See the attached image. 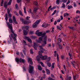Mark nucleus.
I'll return each instance as SVG.
<instances>
[{"instance_id": "f257e3e1", "label": "nucleus", "mask_w": 80, "mask_h": 80, "mask_svg": "<svg viewBox=\"0 0 80 80\" xmlns=\"http://www.w3.org/2000/svg\"><path fill=\"white\" fill-rule=\"evenodd\" d=\"M8 27L9 28L12 34H11V37H9L10 39V42H12L13 41V39L14 42H15L16 43H17V34L15 33L14 31L13 30V28L12 26L11 25V24H10L9 22L7 23Z\"/></svg>"}, {"instance_id": "f03ea898", "label": "nucleus", "mask_w": 80, "mask_h": 80, "mask_svg": "<svg viewBox=\"0 0 80 80\" xmlns=\"http://www.w3.org/2000/svg\"><path fill=\"white\" fill-rule=\"evenodd\" d=\"M24 28L25 29H24L23 30V33L24 36L27 35L28 34V31L27 30L29 29V27L28 26H25L24 27Z\"/></svg>"}, {"instance_id": "7ed1b4c3", "label": "nucleus", "mask_w": 80, "mask_h": 80, "mask_svg": "<svg viewBox=\"0 0 80 80\" xmlns=\"http://www.w3.org/2000/svg\"><path fill=\"white\" fill-rule=\"evenodd\" d=\"M33 70H34V68L31 65H30L29 70H28V72L29 73H31V74H32V73L33 72Z\"/></svg>"}, {"instance_id": "20e7f679", "label": "nucleus", "mask_w": 80, "mask_h": 80, "mask_svg": "<svg viewBox=\"0 0 80 80\" xmlns=\"http://www.w3.org/2000/svg\"><path fill=\"white\" fill-rule=\"evenodd\" d=\"M47 37L45 36L43 38L42 41V43L44 45H47Z\"/></svg>"}, {"instance_id": "39448f33", "label": "nucleus", "mask_w": 80, "mask_h": 80, "mask_svg": "<svg viewBox=\"0 0 80 80\" xmlns=\"http://www.w3.org/2000/svg\"><path fill=\"white\" fill-rule=\"evenodd\" d=\"M8 14V16L9 18H11L12 17V15H11V13H10V10L9 9V8H8L7 9V11Z\"/></svg>"}, {"instance_id": "423d86ee", "label": "nucleus", "mask_w": 80, "mask_h": 80, "mask_svg": "<svg viewBox=\"0 0 80 80\" xmlns=\"http://www.w3.org/2000/svg\"><path fill=\"white\" fill-rule=\"evenodd\" d=\"M21 20H22V22H23V23L25 25H28V24H29V23H30L29 21H28L27 20H25L24 21L23 19H22Z\"/></svg>"}, {"instance_id": "0eeeda50", "label": "nucleus", "mask_w": 80, "mask_h": 80, "mask_svg": "<svg viewBox=\"0 0 80 80\" xmlns=\"http://www.w3.org/2000/svg\"><path fill=\"white\" fill-rule=\"evenodd\" d=\"M25 38L30 43H32V40L29 37H25Z\"/></svg>"}, {"instance_id": "6e6552de", "label": "nucleus", "mask_w": 80, "mask_h": 80, "mask_svg": "<svg viewBox=\"0 0 80 80\" xmlns=\"http://www.w3.org/2000/svg\"><path fill=\"white\" fill-rule=\"evenodd\" d=\"M28 63H29L31 65H33V62H32V60L30 58H28Z\"/></svg>"}, {"instance_id": "1a4fd4ad", "label": "nucleus", "mask_w": 80, "mask_h": 80, "mask_svg": "<svg viewBox=\"0 0 80 80\" xmlns=\"http://www.w3.org/2000/svg\"><path fill=\"white\" fill-rule=\"evenodd\" d=\"M38 6H36L35 7L33 10L34 12H35V13H37V12L38 11Z\"/></svg>"}, {"instance_id": "9d476101", "label": "nucleus", "mask_w": 80, "mask_h": 80, "mask_svg": "<svg viewBox=\"0 0 80 80\" xmlns=\"http://www.w3.org/2000/svg\"><path fill=\"white\" fill-rule=\"evenodd\" d=\"M37 43H36L35 42L34 43L33 47L36 50H37Z\"/></svg>"}, {"instance_id": "9b49d317", "label": "nucleus", "mask_w": 80, "mask_h": 80, "mask_svg": "<svg viewBox=\"0 0 80 80\" xmlns=\"http://www.w3.org/2000/svg\"><path fill=\"white\" fill-rule=\"evenodd\" d=\"M40 58L42 59V56H38L36 57V60H37V61H40Z\"/></svg>"}, {"instance_id": "f8f14e48", "label": "nucleus", "mask_w": 80, "mask_h": 80, "mask_svg": "<svg viewBox=\"0 0 80 80\" xmlns=\"http://www.w3.org/2000/svg\"><path fill=\"white\" fill-rule=\"evenodd\" d=\"M47 58V56H42V60H45Z\"/></svg>"}, {"instance_id": "ddd939ff", "label": "nucleus", "mask_w": 80, "mask_h": 80, "mask_svg": "<svg viewBox=\"0 0 80 80\" xmlns=\"http://www.w3.org/2000/svg\"><path fill=\"white\" fill-rule=\"evenodd\" d=\"M25 60H24L23 59H22V58H20L19 59V62L20 63H24L25 62Z\"/></svg>"}, {"instance_id": "4468645a", "label": "nucleus", "mask_w": 80, "mask_h": 80, "mask_svg": "<svg viewBox=\"0 0 80 80\" xmlns=\"http://www.w3.org/2000/svg\"><path fill=\"white\" fill-rule=\"evenodd\" d=\"M33 3L35 6L36 7H38V3L36 1H35L33 2Z\"/></svg>"}, {"instance_id": "2eb2a0df", "label": "nucleus", "mask_w": 80, "mask_h": 80, "mask_svg": "<svg viewBox=\"0 0 80 80\" xmlns=\"http://www.w3.org/2000/svg\"><path fill=\"white\" fill-rule=\"evenodd\" d=\"M42 33H43V32H38L37 35L38 37H41V36H42Z\"/></svg>"}, {"instance_id": "dca6fc26", "label": "nucleus", "mask_w": 80, "mask_h": 80, "mask_svg": "<svg viewBox=\"0 0 80 80\" xmlns=\"http://www.w3.org/2000/svg\"><path fill=\"white\" fill-rule=\"evenodd\" d=\"M48 24L44 23L42 24V27H43L44 28H46L48 27Z\"/></svg>"}, {"instance_id": "f3484780", "label": "nucleus", "mask_w": 80, "mask_h": 80, "mask_svg": "<svg viewBox=\"0 0 80 80\" xmlns=\"http://www.w3.org/2000/svg\"><path fill=\"white\" fill-rule=\"evenodd\" d=\"M57 43L59 49H62L63 47L59 43Z\"/></svg>"}, {"instance_id": "a211bd4d", "label": "nucleus", "mask_w": 80, "mask_h": 80, "mask_svg": "<svg viewBox=\"0 0 80 80\" xmlns=\"http://www.w3.org/2000/svg\"><path fill=\"white\" fill-rule=\"evenodd\" d=\"M66 78L67 80H72V77L71 76L68 77V76H67Z\"/></svg>"}, {"instance_id": "6ab92c4d", "label": "nucleus", "mask_w": 80, "mask_h": 80, "mask_svg": "<svg viewBox=\"0 0 80 80\" xmlns=\"http://www.w3.org/2000/svg\"><path fill=\"white\" fill-rule=\"evenodd\" d=\"M4 7L7 9V8L8 5L7 4V2H5L4 4Z\"/></svg>"}, {"instance_id": "aec40b11", "label": "nucleus", "mask_w": 80, "mask_h": 80, "mask_svg": "<svg viewBox=\"0 0 80 80\" xmlns=\"http://www.w3.org/2000/svg\"><path fill=\"white\" fill-rule=\"evenodd\" d=\"M5 16V19L6 21L7 22L8 21V14L7 13L6 14Z\"/></svg>"}, {"instance_id": "412c9836", "label": "nucleus", "mask_w": 80, "mask_h": 80, "mask_svg": "<svg viewBox=\"0 0 80 80\" xmlns=\"http://www.w3.org/2000/svg\"><path fill=\"white\" fill-rule=\"evenodd\" d=\"M27 50H26V49L25 48H24V49L23 50L22 52H23V53L24 55H25L26 53V51Z\"/></svg>"}, {"instance_id": "4be33fe9", "label": "nucleus", "mask_w": 80, "mask_h": 80, "mask_svg": "<svg viewBox=\"0 0 80 80\" xmlns=\"http://www.w3.org/2000/svg\"><path fill=\"white\" fill-rule=\"evenodd\" d=\"M37 24L36 22L34 23L33 24V28H36V27H37Z\"/></svg>"}, {"instance_id": "5701e85b", "label": "nucleus", "mask_w": 80, "mask_h": 80, "mask_svg": "<svg viewBox=\"0 0 80 80\" xmlns=\"http://www.w3.org/2000/svg\"><path fill=\"white\" fill-rule=\"evenodd\" d=\"M46 70L47 74H48V75H50V70H49L48 69H46Z\"/></svg>"}, {"instance_id": "b1692460", "label": "nucleus", "mask_w": 80, "mask_h": 80, "mask_svg": "<svg viewBox=\"0 0 80 80\" xmlns=\"http://www.w3.org/2000/svg\"><path fill=\"white\" fill-rule=\"evenodd\" d=\"M60 0H57L56 2V3L57 5H59L60 4Z\"/></svg>"}, {"instance_id": "393cba45", "label": "nucleus", "mask_w": 80, "mask_h": 80, "mask_svg": "<svg viewBox=\"0 0 80 80\" xmlns=\"http://www.w3.org/2000/svg\"><path fill=\"white\" fill-rule=\"evenodd\" d=\"M47 65L48 67H51L52 66V65H51V63L50 62H47Z\"/></svg>"}, {"instance_id": "a878e982", "label": "nucleus", "mask_w": 80, "mask_h": 80, "mask_svg": "<svg viewBox=\"0 0 80 80\" xmlns=\"http://www.w3.org/2000/svg\"><path fill=\"white\" fill-rule=\"evenodd\" d=\"M58 43H61L62 42V39L60 38H59L58 39Z\"/></svg>"}, {"instance_id": "bb28decb", "label": "nucleus", "mask_w": 80, "mask_h": 80, "mask_svg": "<svg viewBox=\"0 0 80 80\" xmlns=\"http://www.w3.org/2000/svg\"><path fill=\"white\" fill-rule=\"evenodd\" d=\"M40 22H41V20L40 19H39L38 20H37L36 22V23L37 24H39Z\"/></svg>"}, {"instance_id": "cd10ccee", "label": "nucleus", "mask_w": 80, "mask_h": 80, "mask_svg": "<svg viewBox=\"0 0 80 80\" xmlns=\"http://www.w3.org/2000/svg\"><path fill=\"white\" fill-rule=\"evenodd\" d=\"M68 28H70V29H72V30L74 31L75 30V28H74V27H71L70 26H68Z\"/></svg>"}, {"instance_id": "c85d7f7f", "label": "nucleus", "mask_w": 80, "mask_h": 80, "mask_svg": "<svg viewBox=\"0 0 80 80\" xmlns=\"http://www.w3.org/2000/svg\"><path fill=\"white\" fill-rule=\"evenodd\" d=\"M68 10H70V8H73V6H72V5H68Z\"/></svg>"}, {"instance_id": "c756f323", "label": "nucleus", "mask_w": 80, "mask_h": 80, "mask_svg": "<svg viewBox=\"0 0 80 80\" xmlns=\"http://www.w3.org/2000/svg\"><path fill=\"white\" fill-rule=\"evenodd\" d=\"M38 70H42V67L40 65H39L38 66Z\"/></svg>"}, {"instance_id": "7c9ffc66", "label": "nucleus", "mask_w": 80, "mask_h": 80, "mask_svg": "<svg viewBox=\"0 0 80 80\" xmlns=\"http://www.w3.org/2000/svg\"><path fill=\"white\" fill-rule=\"evenodd\" d=\"M16 61L17 63H18L19 62H20V59H19V58H16Z\"/></svg>"}, {"instance_id": "2f4dec72", "label": "nucleus", "mask_w": 80, "mask_h": 80, "mask_svg": "<svg viewBox=\"0 0 80 80\" xmlns=\"http://www.w3.org/2000/svg\"><path fill=\"white\" fill-rule=\"evenodd\" d=\"M31 38L32 39H36V38H37V37L36 36H31Z\"/></svg>"}, {"instance_id": "473e14b6", "label": "nucleus", "mask_w": 80, "mask_h": 80, "mask_svg": "<svg viewBox=\"0 0 80 80\" xmlns=\"http://www.w3.org/2000/svg\"><path fill=\"white\" fill-rule=\"evenodd\" d=\"M19 13L21 16H23V13L21 11V10H19Z\"/></svg>"}, {"instance_id": "72a5a7b5", "label": "nucleus", "mask_w": 80, "mask_h": 80, "mask_svg": "<svg viewBox=\"0 0 80 80\" xmlns=\"http://www.w3.org/2000/svg\"><path fill=\"white\" fill-rule=\"evenodd\" d=\"M45 35H46V32H43V33H42V38H43V37H45Z\"/></svg>"}, {"instance_id": "f704fd0d", "label": "nucleus", "mask_w": 80, "mask_h": 80, "mask_svg": "<svg viewBox=\"0 0 80 80\" xmlns=\"http://www.w3.org/2000/svg\"><path fill=\"white\" fill-rule=\"evenodd\" d=\"M64 17H66V16H68V15H69V14L68 13L66 12V13H64Z\"/></svg>"}, {"instance_id": "c9c22d12", "label": "nucleus", "mask_w": 80, "mask_h": 80, "mask_svg": "<svg viewBox=\"0 0 80 80\" xmlns=\"http://www.w3.org/2000/svg\"><path fill=\"white\" fill-rule=\"evenodd\" d=\"M9 22L10 23H12L13 21L12 19V18H9Z\"/></svg>"}, {"instance_id": "e433bc0d", "label": "nucleus", "mask_w": 80, "mask_h": 80, "mask_svg": "<svg viewBox=\"0 0 80 80\" xmlns=\"http://www.w3.org/2000/svg\"><path fill=\"white\" fill-rule=\"evenodd\" d=\"M56 12H57V10H55L53 12V13L52 14V16H53V15H54L56 13Z\"/></svg>"}, {"instance_id": "4c0bfd02", "label": "nucleus", "mask_w": 80, "mask_h": 80, "mask_svg": "<svg viewBox=\"0 0 80 80\" xmlns=\"http://www.w3.org/2000/svg\"><path fill=\"white\" fill-rule=\"evenodd\" d=\"M68 55L69 56V57H70V60H72V55H71V54H70V52H69L68 53Z\"/></svg>"}, {"instance_id": "58836bf2", "label": "nucleus", "mask_w": 80, "mask_h": 80, "mask_svg": "<svg viewBox=\"0 0 80 80\" xmlns=\"http://www.w3.org/2000/svg\"><path fill=\"white\" fill-rule=\"evenodd\" d=\"M54 55L55 57H56L57 56V51H55L54 52Z\"/></svg>"}, {"instance_id": "ea45409f", "label": "nucleus", "mask_w": 80, "mask_h": 80, "mask_svg": "<svg viewBox=\"0 0 80 80\" xmlns=\"http://www.w3.org/2000/svg\"><path fill=\"white\" fill-rule=\"evenodd\" d=\"M51 60V58L50 57H48L47 59V62H49L50 61V60Z\"/></svg>"}, {"instance_id": "a19ab883", "label": "nucleus", "mask_w": 80, "mask_h": 80, "mask_svg": "<svg viewBox=\"0 0 80 80\" xmlns=\"http://www.w3.org/2000/svg\"><path fill=\"white\" fill-rule=\"evenodd\" d=\"M12 0H10L8 2V5H11V3H12Z\"/></svg>"}, {"instance_id": "79ce46f5", "label": "nucleus", "mask_w": 80, "mask_h": 80, "mask_svg": "<svg viewBox=\"0 0 80 80\" xmlns=\"http://www.w3.org/2000/svg\"><path fill=\"white\" fill-rule=\"evenodd\" d=\"M38 55H39V56H41L42 57V52H41V51H40L38 52Z\"/></svg>"}, {"instance_id": "37998d69", "label": "nucleus", "mask_w": 80, "mask_h": 80, "mask_svg": "<svg viewBox=\"0 0 80 80\" xmlns=\"http://www.w3.org/2000/svg\"><path fill=\"white\" fill-rule=\"evenodd\" d=\"M40 63H41L42 67H45V65L43 64V63L42 62H41Z\"/></svg>"}, {"instance_id": "c03bdc74", "label": "nucleus", "mask_w": 80, "mask_h": 80, "mask_svg": "<svg viewBox=\"0 0 80 80\" xmlns=\"http://www.w3.org/2000/svg\"><path fill=\"white\" fill-rule=\"evenodd\" d=\"M30 53L31 54H33V49H31L30 50Z\"/></svg>"}, {"instance_id": "a18cd8bd", "label": "nucleus", "mask_w": 80, "mask_h": 80, "mask_svg": "<svg viewBox=\"0 0 80 80\" xmlns=\"http://www.w3.org/2000/svg\"><path fill=\"white\" fill-rule=\"evenodd\" d=\"M15 7L17 10H18L19 8H18V5H17V4H16Z\"/></svg>"}, {"instance_id": "49530a36", "label": "nucleus", "mask_w": 80, "mask_h": 80, "mask_svg": "<svg viewBox=\"0 0 80 80\" xmlns=\"http://www.w3.org/2000/svg\"><path fill=\"white\" fill-rule=\"evenodd\" d=\"M48 80H55V79H53L52 78L49 77L48 78Z\"/></svg>"}, {"instance_id": "de8ad7c7", "label": "nucleus", "mask_w": 80, "mask_h": 80, "mask_svg": "<svg viewBox=\"0 0 80 80\" xmlns=\"http://www.w3.org/2000/svg\"><path fill=\"white\" fill-rule=\"evenodd\" d=\"M22 69L23 72H24V71L26 72V68H25L24 67H22Z\"/></svg>"}, {"instance_id": "09e8293b", "label": "nucleus", "mask_w": 80, "mask_h": 80, "mask_svg": "<svg viewBox=\"0 0 80 80\" xmlns=\"http://www.w3.org/2000/svg\"><path fill=\"white\" fill-rule=\"evenodd\" d=\"M23 9L24 10V12L25 13H27V12H26V8L25 7H24Z\"/></svg>"}, {"instance_id": "8fccbe9b", "label": "nucleus", "mask_w": 80, "mask_h": 80, "mask_svg": "<svg viewBox=\"0 0 80 80\" xmlns=\"http://www.w3.org/2000/svg\"><path fill=\"white\" fill-rule=\"evenodd\" d=\"M76 13H79L80 14V11L79 10H77L76 12Z\"/></svg>"}, {"instance_id": "3c124183", "label": "nucleus", "mask_w": 80, "mask_h": 80, "mask_svg": "<svg viewBox=\"0 0 80 80\" xmlns=\"http://www.w3.org/2000/svg\"><path fill=\"white\" fill-rule=\"evenodd\" d=\"M62 8H65V3H63L62 4Z\"/></svg>"}, {"instance_id": "603ef678", "label": "nucleus", "mask_w": 80, "mask_h": 80, "mask_svg": "<svg viewBox=\"0 0 80 80\" xmlns=\"http://www.w3.org/2000/svg\"><path fill=\"white\" fill-rule=\"evenodd\" d=\"M72 63L73 66H74V65H75V63H76V62H75L74 61L73 62H72Z\"/></svg>"}, {"instance_id": "864d4df0", "label": "nucleus", "mask_w": 80, "mask_h": 80, "mask_svg": "<svg viewBox=\"0 0 80 80\" xmlns=\"http://www.w3.org/2000/svg\"><path fill=\"white\" fill-rule=\"evenodd\" d=\"M26 20H29V18H30V17H29V16H27L26 18Z\"/></svg>"}, {"instance_id": "5fc2aeb1", "label": "nucleus", "mask_w": 80, "mask_h": 80, "mask_svg": "<svg viewBox=\"0 0 80 80\" xmlns=\"http://www.w3.org/2000/svg\"><path fill=\"white\" fill-rule=\"evenodd\" d=\"M17 3H20L22 2V0H17Z\"/></svg>"}, {"instance_id": "6e6d98bb", "label": "nucleus", "mask_w": 80, "mask_h": 80, "mask_svg": "<svg viewBox=\"0 0 80 80\" xmlns=\"http://www.w3.org/2000/svg\"><path fill=\"white\" fill-rule=\"evenodd\" d=\"M42 37H39V39L40 41H42V40H43Z\"/></svg>"}, {"instance_id": "4d7b16f0", "label": "nucleus", "mask_w": 80, "mask_h": 80, "mask_svg": "<svg viewBox=\"0 0 80 80\" xmlns=\"http://www.w3.org/2000/svg\"><path fill=\"white\" fill-rule=\"evenodd\" d=\"M12 19L13 20V21L16 20V18H15V17L14 16H13V18H12Z\"/></svg>"}, {"instance_id": "13d9d810", "label": "nucleus", "mask_w": 80, "mask_h": 80, "mask_svg": "<svg viewBox=\"0 0 80 80\" xmlns=\"http://www.w3.org/2000/svg\"><path fill=\"white\" fill-rule=\"evenodd\" d=\"M73 5L74 7H77V5L76 4V3H75V2H73Z\"/></svg>"}, {"instance_id": "bf43d9fd", "label": "nucleus", "mask_w": 80, "mask_h": 80, "mask_svg": "<svg viewBox=\"0 0 80 80\" xmlns=\"http://www.w3.org/2000/svg\"><path fill=\"white\" fill-rule=\"evenodd\" d=\"M51 76L52 78H55V76H54V75H53L52 74H51Z\"/></svg>"}, {"instance_id": "052dcab7", "label": "nucleus", "mask_w": 80, "mask_h": 80, "mask_svg": "<svg viewBox=\"0 0 80 80\" xmlns=\"http://www.w3.org/2000/svg\"><path fill=\"white\" fill-rule=\"evenodd\" d=\"M20 55H21V57H22V58H24V56L23 55V53H21Z\"/></svg>"}, {"instance_id": "680f3d73", "label": "nucleus", "mask_w": 80, "mask_h": 80, "mask_svg": "<svg viewBox=\"0 0 80 80\" xmlns=\"http://www.w3.org/2000/svg\"><path fill=\"white\" fill-rule=\"evenodd\" d=\"M63 67L64 69L66 71V69H67V68H66V66H65V65H63Z\"/></svg>"}, {"instance_id": "e2e57ef3", "label": "nucleus", "mask_w": 80, "mask_h": 80, "mask_svg": "<svg viewBox=\"0 0 80 80\" xmlns=\"http://www.w3.org/2000/svg\"><path fill=\"white\" fill-rule=\"evenodd\" d=\"M57 23V21H55L54 22V25H56Z\"/></svg>"}, {"instance_id": "0e129e2a", "label": "nucleus", "mask_w": 80, "mask_h": 80, "mask_svg": "<svg viewBox=\"0 0 80 80\" xmlns=\"http://www.w3.org/2000/svg\"><path fill=\"white\" fill-rule=\"evenodd\" d=\"M39 30H37L36 32V35H37V34L38 33V32H39Z\"/></svg>"}, {"instance_id": "69168bd1", "label": "nucleus", "mask_w": 80, "mask_h": 80, "mask_svg": "<svg viewBox=\"0 0 80 80\" xmlns=\"http://www.w3.org/2000/svg\"><path fill=\"white\" fill-rule=\"evenodd\" d=\"M30 34H33V32L32 31H30L29 32Z\"/></svg>"}, {"instance_id": "338daca9", "label": "nucleus", "mask_w": 80, "mask_h": 80, "mask_svg": "<svg viewBox=\"0 0 80 80\" xmlns=\"http://www.w3.org/2000/svg\"><path fill=\"white\" fill-rule=\"evenodd\" d=\"M57 29H60V28H61V27L59 26H57Z\"/></svg>"}, {"instance_id": "774afa93", "label": "nucleus", "mask_w": 80, "mask_h": 80, "mask_svg": "<svg viewBox=\"0 0 80 80\" xmlns=\"http://www.w3.org/2000/svg\"><path fill=\"white\" fill-rule=\"evenodd\" d=\"M73 78L74 80H76V79H77V78H76V76H73Z\"/></svg>"}]
</instances>
